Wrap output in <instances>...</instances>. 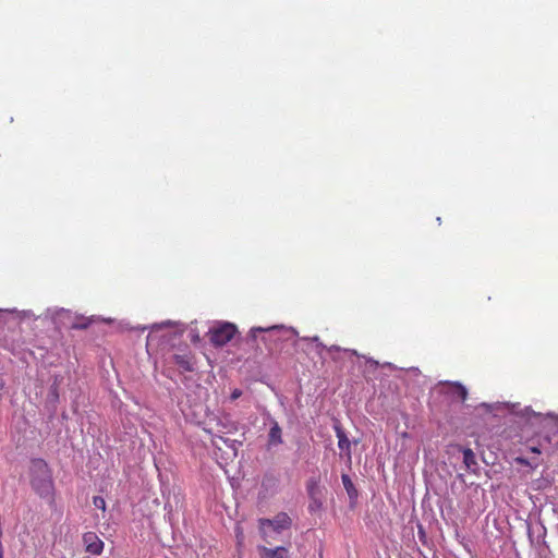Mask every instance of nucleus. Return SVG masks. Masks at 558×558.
Listing matches in <instances>:
<instances>
[{
  "instance_id": "nucleus-1",
  "label": "nucleus",
  "mask_w": 558,
  "mask_h": 558,
  "mask_svg": "<svg viewBox=\"0 0 558 558\" xmlns=\"http://www.w3.org/2000/svg\"><path fill=\"white\" fill-rule=\"evenodd\" d=\"M28 474L35 493L41 498L52 499L54 486L52 472L48 463L40 458L33 459L29 464Z\"/></svg>"
},
{
  "instance_id": "nucleus-2",
  "label": "nucleus",
  "mask_w": 558,
  "mask_h": 558,
  "mask_svg": "<svg viewBox=\"0 0 558 558\" xmlns=\"http://www.w3.org/2000/svg\"><path fill=\"white\" fill-rule=\"evenodd\" d=\"M292 520L286 512H279L274 519L262 518L258 520L259 531L265 542L274 539V534H279L291 527Z\"/></svg>"
},
{
  "instance_id": "nucleus-3",
  "label": "nucleus",
  "mask_w": 558,
  "mask_h": 558,
  "mask_svg": "<svg viewBox=\"0 0 558 558\" xmlns=\"http://www.w3.org/2000/svg\"><path fill=\"white\" fill-rule=\"evenodd\" d=\"M236 327L231 323H223L210 329V342L216 347L227 344L235 335Z\"/></svg>"
},
{
  "instance_id": "nucleus-4",
  "label": "nucleus",
  "mask_w": 558,
  "mask_h": 558,
  "mask_svg": "<svg viewBox=\"0 0 558 558\" xmlns=\"http://www.w3.org/2000/svg\"><path fill=\"white\" fill-rule=\"evenodd\" d=\"M83 542L86 551L92 555H100L104 550V542L94 532H86L83 535Z\"/></svg>"
},
{
  "instance_id": "nucleus-5",
  "label": "nucleus",
  "mask_w": 558,
  "mask_h": 558,
  "mask_svg": "<svg viewBox=\"0 0 558 558\" xmlns=\"http://www.w3.org/2000/svg\"><path fill=\"white\" fill-rule=\"evenodd\" d=\"M441 386L444 387L445 393L450 395L452 397H457L462 402H464L466 400L468 390L462 384L454 383V381H445V383H441Z\"/></svg>"
},
{
  "instance_id": "nucleus-6",
  "label": "nucleus",
  "mask_w": 558,
  "mask_h": 558,
  "mask_svg": "<svg viewBox=\"0 0 558 558\" xmlns=\"http://www.w3.org/2000/svg\"><path fill=\"white\" fill-rule=\"evenodd\" d=\"M257 550L260 558H289V549L283 546L268 548L260 545Z\"/></svg>"
},
{
  "instance_id": "nucleus-7",
  "label": "nucleus",
  "mask_w": 558,
  "mask_h": 558,
  "mask_svg": "<svg viewBox=\"0 0 558 558\" xmlns=\"http://www.w3.org/2000/svg\"><path fill=\"white\" fill-rule=\"evenodd\" d=\"M174 363L181 368L183 372H193L194 371V356L191 352H186L183 354H174L173 355Z\"/></svg>"
},
{
  "instance_id": "nucleus-8",
  "label": "nucleus",
  "mask_w": 558,
  "mask_h": 558,
  "mask_svg": "<svg viewBox=\"0 0 558 558\" xmlns=\"http://www.w3.org/2000/svg\"><path fill=\"white\" fill-rule=\"evenodd\" d=\"M336 435L338 438V447L345 452L348 461H351V442L340 426H336Z\"/></svg>"
},
{
  "instance_id": "nucleus-9",
  "label": "nucleus",
  "mask_w": 558,
  "mask_h": 558,
  "mask_svg": "<svg viewBox=\"0 0 558 558\" xmlns=\"http://www.w3.org/2000/svg\"><path fill=\"white\" fill-rule=\"evenodd\" d=\"M269 446H278L282 444V430L277 422H274L268 434Z\"/></svg>"
},
{
  "instance_id": "nucleus-10",
  "label": "nucleus",
  "mask_w": 558,
  "mask_h": 558,
  "mask_svg": "<svg viewBox=\"0 0 558 558\" xmlns=\"http://www.w3.org/2000/svg\"><path fill=\"white\" fill-rule=\"evenodd\" d=\"M93 323V318L85 316L75 317L74 322L71 324V329L84 330L87 329Z\"/></svg>"
},
{
  "instance_id": "nucleus-11",
  "label": "nucleus",
  "mask_w": 558,
  "mask_h": 558,
  "mask_svg": "<svg viewBox=\"0 0 558 558\" xmlns=\"http://www.w3.org/2000/svg\"><path fill=\"white\" fill-rule=\"evenodd\" d=\"M342 484L349 495L350 498H354L357 496V490L354 487V484L352 483L350 476L348 474H342L341 476Z\"/></svg>"
},
{
  "instance_id": "nucleus-12",
  "label": "nucleus",
  "mask_w": 558,
  "mask_h": 558,
  "mask_svg": "<svg viewBox=\"0 0 558 558\" xmlns=\"http://www.w3.org/2000/svg\"><path fill=\"white\" fill-rule=\"evenodd\" d=\"M306 488H307V493H308L311 500H316V497H322V490L316 481L311 480L307 483Z\"/></svg>"
},
{
  "instance_id": "nucleus-13",
  "label": "nucleus",
  "mask_w": 558,
  "mask_h": 558,
  "mask_svg": "<svg viewBox=\"0 0 558 558\" xmlns=\"http://www.w3.org/2000/svg\"><path fill=\"white\" fill-rule=\"evenodd\" d=\"M463 462L468 469H471L473 465H476L475 454L472 449L466 448L463 450Z\"/></svg>"
},
{
  "instance_id": "nucleus-14",
  "label": "nucleus",
  "mask_w": 558,
  "mask_h": 558,
  "mask_svg": "<svg viewBox=\"0 0 558 558\" xmlns=\"http://www.w3.org/2000/svg\"><path fill=\"white\" fill-rule=\"evenodd\" d=\"M93 504L96 508L105 511L106 510V500L100 496H95L93 498Z\"/></svg>"
},
{
  "instance_id": "nucleus-15",
  "label": "nucleus",
  "mask_w": 558,
  "mask_h": 558,
  "mask_svg": "<svg viewBox=\"0 0 558 558\" xmlns=\"http://www.w3.org/2000/svg\"><path fill=\"white\" fill-rule=\"evenodd\" d=\"M278 327L277 326H274V327H270V328H262V327H254L251 329V335L252 337L256 338V333L257 332H265V331H274V330H277Z\"/></svg>"
},
{
  "instance_id": "nucleus-16",
  "label": "nucleus",
  "mask_w": 558,
  "mask_h": 558,
  "mask_svg": "<svg viewBox=\"0 0 558 558\" xmlns=\"http://www.w3.org/2000/svg\"><path fill=\"white\" fill-rule=\"evenodd\" d=\"M322 505H323L322 498L320 497H316V500H312V502L310 504V510L314 511L315 509L320 508Z\"/></svg>"
},
{
  "instance_id": "nucleus-17",
  "label": "nucleus",
  "mask_w": 558,
  "mask_h": 558,
  "mask_svg": "<svg viewBox=\"0 0 558 558\" xmlns=\"http://www.w3.org/2000/svg\"><path fill=\"white\" fill-rule=\"evenodd\" d=\"M515 462L518 464H521V465H526V466L531 465L530 461L527 459H525V458H522V457L515 458Z\"/></svg>"
},
{
  "instance_id": "nucleus-18",
  "label": "nucleus",
  "mask_w": 558,
  "mask_h": 558,
  "mask_svg": "<svg viewBox=\"0 0 558 558\" xmlns=\"http://www.w3.org/2000/svg\"><path fill=\"white\" fill-rule=\"evenodd\" d=\"M242 396V391L240 389H234L232 392H231V400H236L238 398H240Z\"/></svg>"
},
{
  "instance_id": "nucleus-19",
  "label": "nucleus",
  "mask_w": 558,
  "mask_h": 558,
  "mask_svg": "<svg viewBox=\"0 0 558 558\" xmlns=\"http://www.w3.org/2000/svg\"><path fill=\"white\" fill-rule=\"evenodd\" d=\"M541 447H542V445L539 444L538 446H530L529 449L531 452L539 454L542 452Z\"/></svg>"
}]
</instances>
